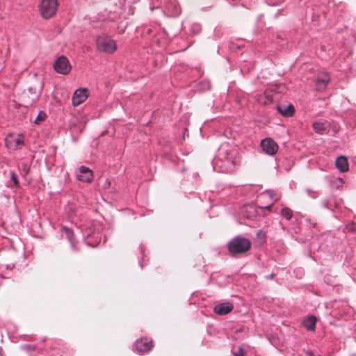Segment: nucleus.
Masks as SVG:
<instances>
[{"label": "nucleus", "mask_w": 356, "mask_h": 356, "mask_svg": "<svg viewBox=\"0 0 356 356\" xmlns=\"http://www.w3.org/2000/svg\"><path fill=\"white\" fill-rule=\"evenodd\" d=\"M89 95V92L87 88H79L75 90L72 97V104L76 106L83 103Z\"/></svg>", "instance_id": "0eeeda50"}, {"label": "nucleus", "mask_w": 356, "mask_h": 356, "mask_svg": "<svg viewBox=\"0 0 356 356\" xmlns=\"http://www.w3.org/2000/svg\"><path fill=\"white\" fill-rule=\"evenodd\" d=\"M250 248L251 242L248 238L241 236L234 238L228 244V249L232 255L246 252Z\"/></svg>", "instance_id": "f257e3e1"}, {"label": "nucleus", "mask_w": 356, "mask_h": 356, "mask_svg": "<svg viewBox=\"0 0 356 356\" xmlns=\"http://www.w3.org/2000/svg\"><path fill=\"white\" fill-rule=\"evenodd\" d=\"M330 81V76L327 72L319 73L316 78V87L318 91H323Z\"/></svg>", "instance_id": "6e6552de"}, {"label": "nucleus", "mask_w": 356, "mask_h": 356, "mask_svg": "<svg viewBox=\"0 0 356 356\" xmlns=\"http://www.w3.org/2000/svg\"><path fill=\"white\" fill-rule=\"evenodd\" d=\"M54 69L56 72L66 75L71 71L72 66L65 56H60L55 60Z\"/></svg>", "instance_id": "7ed1b4c3"}, {"label": "nucleus", "mask_w": 356, "mask_h": 356, "mask_svg": "<svg viewBox=\"0 0 356 356\" xmlns=\"http://www.w3.org/2000/svg\"><path fill=\"white\" fill-rule=\"evenodd\" d=\"M11 179L13 181L15 185L17 186L18 185V181H17V177H16V176H15V175L14 173H12Z\"/></svg>", "instance_id": "412c9836"}, {"label": "nucleus", "mask_w": 356, "mask_h": 356, "mask_svg": "<svg viewBox=\"0 0 356 356\" xmlns=\"http://www.w3.org/2000/svg\"><path fill=\"white\" fill-rule=\"evenodd\" d=\"M116 48H117L116 44L113 42V47H112L113 51H115L116 49Z\"/></svg>", "instance_id": "b1692460"}, {"label": "nucleus", "mask_w": 356, "mask_h": 356, "mask_svg": "<svg viewBox=\"0 0 356 356\" xmlns=\"http://www.w3.org/2000/svg\"><path fill=\"white\" fill-rule=\"evenodd\" d=\"M233 307V305L229 302L221 303L215 306L213 312L218 315H225L231 312Z\"/></svg>", "instance_id": "f8f14e48"}, {"label": "nucleus", "mask_w": 356, "mask_h": 356, "mask_svg": "<svg viewBox=\"0 0 356 356\" xmlns=\"http://www.w3.org/2000/svg\"><path fill=\"white\" fill-rule=\"evenodd\" d=\"M313 129L318 134H325L328 131L330 123L325 120H320L313 123Z\"/></svg>", "instance_id": "9b49d317"}, {"label": "nucleus", "mask_w": 356, "mask_h": 356, "mask_svg": "<svg viewBox=\"0 0 356 356\" xmlns=\"http://www.w3.org/2000/svg\"><path fill=\"white\" fill-rule=\"evenodd\" d=\"M38 98V94L35 93V97L33 98V100L37 99Z\"/></svg>", "instance_id": "393cba45"}, {"label": "nucleus", "mask_w": 356, "mask_h": 356, "mask_svg": "<svg viewBox=\"0 0 356 356\" xmlns=\"http://www.w3.org/2000/svg\"><path fill=\"white\" fill-rule=\"evenodd\" d=\"M259 102L262 104H269L273 102V97L265 93L259 98Z\"/></svg>", "instance_id": "dca6fc26"}, {"label": "nucleus", "mask_w": 356, "mask_h": 356, "mask_svg": "<svg viewBox=\"0 0 356 356\" xmlns=\"http://www.w3.org/2000/svg\"><path fill=\"white\" fill-rule=\"evenodd\" d=\"M335 164L337 168L342 172H347L349 170L348 159L343 156H340L338 157L336 160Z\"/></svg>", "instance_id": "4468645a"}, {"label": "nucleus", "mask_w": 356, "mask_h": 356, "mask_svg": "<svg viewBox=\"0 0 356 356\" xmlns=\"http://www.w3.org/2000/svg\"><path fill=\"white\" fill-rule=\"evenodd\" d=\"M273 204V203H272V204H270V205L266 206V207H261V208H264V209H268V211H270V210H271V207H272Z\"/></svg>", "instance_id": "5701e85b"}, {"label": "nucleus", "mask_w": 356, "mask_h": 356, "mask_svg": "<svg viewBox=\"0 0 356 356\" xmlns=\"http://www.w3.org/2000/svg\"><path fill=\"white\" fill-rule=\"evenodd\" d=\"M232 353L234 356H244L245 355V350L242 346H239L238 347H234L232 349Z\"/></svg>", "instance_id": "a211bd4d"}, {"label": "nucleus", "mask_w": 356, "mask_h": 356, "mask_svg": "<svg viewBox=\"0 0 356 356\" xmlns=\"http://www.w3.org/2000/svg\"><path fill=\"white\" fill-rule=\"evenodd\" d=\"M281 214L286 220H289L293 216V211L288 207L283 208L281 211Z\"/></svg>", "instance_id": "f3484780"}, {"label": "nucleus", "mask_w": 356, "mask_h": 356, "mask_svg": "<svg viewBox=\"0 0 356 356\" xmlns=\"http://www.w3.org/2000/svg\"><path fill=\"white\" fill-rule=\"evenodd\" d=\"M111 39L106 35H101L96 40L97 47L100 51L108 52L110 50Z\"/></svg>", "instance_id": "1a4fd4ad"}, {"label": "nucleus", "mask_w": 356, "mask_h": 356, "mask_svg": "<svg viewBox=\"0 0 356 356\" xmlns=\"http://www.w3.org/2000/svg\"><path fill=\"white\" fill-rule=\"evenodd\" d=\"M77 179L83 182H90L93 179V175L91 170L86 166L79 168Z\"/></svg>", "instance_id": "9d476101"}, {"label": "nucleus", "mask_w": 356, "mask_h": 356, "mask_svg": "<svg viewBox=\"0 0 356 356\" xmlns=\"http://www.w3.org/2000/svg\"><path fill=\"white\" fill-rule=\"evenodd\" d=\"M316 318L314 316H311L305 319L302 324L308 330L314 331L316 327Z\"/></svg>", "instance_id": "2eb2a0df"}, {"label": "nucleus", "mask_w": 356, "mask_h": 356, "mask_svg": "<svg viewBox=\"0 0 356 356\" xmlns=\"http://www.w3.org/2000/svg\"><path fill=\"white\" fill-rule=\"evenodd\" d=\"M284 89V86L282 85L275 86V88L273 89L275 91L277 92H281Z\"/></svg>", "instance_id": "aec40b11"}, {"label": "nucleus", "mask_w": 356, "mask_h": 356, "mask_svg": "<svg viewBox=\"0 0 356 356\" xmlns=\"http://www.w3.org/2000/svg\"><path fill=\"white\" fill-rule=\"evenodd\" d=\"M270 278L273 279V275H270Z\"/></svg>", "instance_id": "a878e982"}, {"label": "nucleus", "mask_w": 356, "mask_h": 356, "mask_svg": "<svg viewBox=\"0 0 356 356\" xmlns=\"http://www.w3.org/2000/svg\"><path fill=\"white\" fill-rule=\"evenodd\" d=\"M348 229L350 231H355L356 230V225L355 224H352L348 227Z\"/></svg>", "instance_id": "4be33fe9"}, {"label": "nucleus", "mask_w": 356, "mask_h": 356, "mask_svg": "<svg viewBox=\"0 0 356 356\" xmlns=\"http://www.w3.org/2000/svg\"><path fill=\"white\" fill-rule=\"evenodd\" d=\"M262 150L269 155H274L278 150V145L273 139L266 138L261 140Z\"/></svg>", "instance_id": "423d86ee"}, {"label": "nucleus", "mask_w": 356, "mask_h": 356, "mask_svg": "<svg viewBox=\"0 0 356 356\" xmlns=\"http://www.w3.org/2000/svg\"><path fill=\"white\" fill-rule=\"evenodd\" d=\"M58 7V0H42L38 5V10L43 19H49L56 14Z\"/></svg>", "instance_id": "f03ea898"}, {"label": "nucleus", "mask_w": 356, "mask_h": 356, "mask_svg": "<svg viewBox=\"0 0 356 356\" xmlns=\"http://www.w3.org/2000/svg\"><path fill=\"white\" fill-rule=\"evenodd\" d=\"M5 143L8 148L15 150L24 145V137L21 135L10 134L6 136Z\"/></svg>", "instance_id": "39448f33"}, {"label": "nucleus", "mask_w": 356, "mask_h": 356, "mask_svg": "<svg viewBox=\"0 0 356 356\" xmlns=\"http://www.w3.org/2000/svg\"><path fill=\"white\" fill-rule=\"evenodd\" d=\"M277 111L284 117H291L295 112L294 106L290 104H280L277 106Z\"/></svg>", "instance_id": "ddd939ff"}, {"label": "nucleus", "mask_w": 356, "mask_h": 356, "mask_svg": "<svg viewBox=\"0 0 356 356\" xmlns=\"http://www.w3.org/2000/svg\"><path fill=\"white\" fill-rule=\"evenodd\" d=\"M46 118V114L45 113L41 111L39 113L38 116L34 120L35 124H40V122H43Z\"/></svg>", "instance_id": "6ab92c4d"}, {"label": "nucleus", "mask_w": 356, "mask_h": 356, "mask_svg": "<svg viewBox=\"0 0 356 356\" xmlns=\"http://www.w3.org/2000/svg\"><path fill=\"white\" fill-rule=\"evenodd\" d=\"M152 347L153 341L147 337L137 339L134 345V350L140 354L148 353Z\"/></svg>", "instance_id": "20e7f679"}]
</instances>
